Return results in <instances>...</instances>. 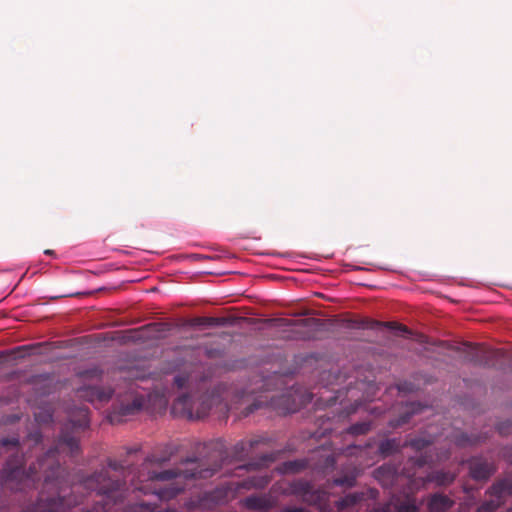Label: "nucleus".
Returning <instances> with one entry per match:
<instances>
[{"instance_id": "f257e3e1", "label": "nucleus", "mask_w": 512, "mask_h": 512, "mask_svg": "<svg viewBox=\"0 0 512 512\" xmlns=\"http://www.w3.org/2000/svg\"><path fill=\"white\" fill-rule=\"evenodd\" d=\"M79 450V442L76 437L64 432L58 440L55 448L50 449L38 459L37 463L31 465L28 471L23 469L24 456L10 457L0 474L1 485L11 491H19L34 486L38 471L44 473L46 488H58L59 479L57 472L60 469L57 455L67 452L73 455Z\"/></svg>"}, {"instance_id": "f03ea898", "label": "nucleus", "mask_w": 512, "mask_h": 512, "mask_svg": "<svg viewBox=\"0 0 512 512\" xmlns=\"http://www.w3.org/2000/svg\"><path fill=\"white\" fill-rule=\"evenodd\" d=\"M218 398L211 397L210 399L202 400L201 403L193 400L189 395H181L179 396L171 407V412L175 416L185 417L187 419H201L205 417L210 409L212 404L216 403Z\"/></svg>"}, {"instance_id": "7ed1b4c3", "label": "nucleus", "mask_w": 512, "mask_h": 512, "mask_svg": "<svg viewBox=\"0 0 512 512\" xmlns=\"http://www.w3.org/2000/svg\"><path fill=\"white\" fill-rule=\"evenodd\" d=\"M84 486L91 491H96L98 495H103L105 497V505H109L110 502L116 503L118 497L122 495L120 493L121 483L112 481L107 469H103L101 472L85 479Z\"/></svg>"}, {"instance_id": "20e7f679", "label": "nucleus", "mask_w": 512, "mask_h": 512, "mask_svg": "<svg viewBox=\"0 0 512 512\" xmlns=\"http://www.w3.org/2000/svg\"><path fill=\"white\" fill-rule=\"evenodd\" d=\"M283 493L285 495L297 496L304 503L317 507H320L328 499V493L324 489H315L310 481L303 479L290 482L288 488Z\"/></svg>"}, {"instance_id": "39448f33", "label": "nucleus", "mask_w": 512, "mask_h": 512, "mask_svg": "<svg viewBox=\"0 0 512 512\" xmlns=\"http://www.w3.org/2000/svg\"><path fill=\"white\" fill-rule=\"evenodd\" d=\"M215 470L199 469V465L196 468L181 470L179 468L164 470L161 472H149L147 475V481L151 483L157 481H170L172 479L183 478L185 480L194 478H206L213 475Z\"/></svg>"}, {"instance_id": "423d86ee", "label": "nucleus", "mask_w": 512, "mask_h": 512, "mask_svg": "<svg viewBox=\"0 0 512 512\" xmlns=\"http://www.w3.org/2000/svg\"><path fill=\"white\" fill-rule=\"evenodd\" d=\"M77 501H66L64 497L44 498L43 492L37 502L26 508L25 512H65L76 506Z\"/></svg>"}, {"instance_id": "0eeeda50", "label": "nucleus", "mask_w": 512, "mask_h": 512, "mask_svg": "<svg viewBox=\"0 0 512 512\" xmlns=\"http://www.w3.org/2000/svg\"><path fill=\"white\" fill-rule=\"evenodd\" d=\"M135 489L142 491L144 494H149V493L154 494L162 501H169V500L175 498L178 494H180L185 489V485L179 484V483H173V484H171L169 486H165V487L149 488L146 486H141V487H135Z\"/></svg>"}, {"instance_id": "6e6552de", "label": "nucleus", "mask_w": 512, "mask_h": 512, "mask_svg": "<svg viewBox=\"0 0 512 512\" xmlns=\"http://www.w3.org/2000/svg\"><path fill=\"white\" fill-rule=\"evenodd\" d=\"M78 397L92 403L98 408V404L108 401L112 392L104 391L96 386H84L77 390Z\"/></svg>"}, {"instance_id": "1a4fd4ad", "label": "nucleus", "mask_w": 512, "mask_h": 512, "mask_svg": "<svg viewBox=\"0 0 512 512\" xmlns=\"http://www.w3.org/2000/svg\"><path fill=\"white\" fill-rule=\"evenodd\" d=\"M276 499L270 495H251L244 499V506L249 510L268 512L275 507Z\"/></svg>"}, {"instance_id": "9d476101", "label": "nucleus", "mask_w": 512, "mask_h": 512, "mask_svg": "<svg viewBox=\"0 0 512 512\" xmlns=\"http://www.w3.org/2000/svg\"><path fill=\"white\" fill-rule=\"evenodd\" d=\"M145 404L144 395H135L131 403H121L119 409L109 415L111 422L120 421L118 416H127L141 410Z\"/></svg>"}, {"instance_id": "9b49d317", "label": "nucleus", "mask_w": 512, "mask_h": 512, "mask_svg": "<svg viewBox=\"0 0 512 512\" xmlns=\"http://www.w3.org/2000/svg\"><path fill=\"white\" fill-rule=\"evenodd\" d=\"M455 502L448 495L443 493H433L427 498L428 512H448Z\"/></svg>"}, {"instance_id": "f8f14e48", "label": "nucleus", "mask_w": 512, "mask_h": 512, "mask_svg": "<svg viewBox=\"0 0 512 512\" xmlns=\"http://www.w3.org/2000/svg\"><path fill=\"white\" fill-rule=\"evenodd\" d=\"M89 425V411L85 407L75 409L69 417V421L65 424V429L71 428L74 432L78 429H84Z\"/></svg>"}, {"instance_id": "ddd939ff", "label": "nucleus", "mask_w": 512, "mask_h": 512, "mask_svg": "<svg viewBox=\"0 0 512 512\" xmlns=\"http://www.w3.org/2000/svg\"><path fill=\"white\" fill-rule=\"evenodd\" d=\"M363 492H352L344 495L334 503L336 511L343 512L348 508H352L364 499Z\"/></svg>"}, {"instance_id": "4468645a", "label": "nucleus", "mask_w": 512, "mask_h": 512, "mask_svg": "<svg viewBox=\"0 0 512 512\" xmlns=\"http://www.w3.org/2000/svg\"><path fill=\"white\" fill-rule=\"evenodd\" d=\"M493 467L484 461H473L470 465V474L473 479L484 480L493 473Z\"/></svg>"}, {"instance_id": "2eb2a0df", "label": "nucleus", "mask_w": 512, "mask_h": 512, "mask_svg": "<svg viewBox=\"0 0 512 512\" xmlns=\"http://www.w3.org/2000/svg\"><path fill=\"white\" fill-rule=\"evenodd\" d=\"M270 480H271L270 477L266 474L251 476V477L245 479L241 484H239L238 487L244 488L247 490L252 489V488L262 489L266 485H268Z\"/></svg>"}, {"instance_id": "dca6fc26", "label": "nucleus", "mask_w": 512, "mask_h": 512, "mask_svg": "<svg viewBox=\"0 0 512 512\" xmlns=\"http://www.w3.org/2000/svg\"><path fill=\"white\" fill-rule=\"evenodd\" d=\"M453 480H454L453 474L440 471V472H436V473L427 475L423 479L422 482H423V484L429 483V482H435L437 485L442 486V485H447V484L452 483Z\"/></svg>"}, {"instance_id": "f3484780", "label": "nucleus", "mask_w": 512, "mask_h": 512, "mask_svg": "<svg viewBox=\"0 0 512 512\" xmlns=\"http://www.w3.org/2000/svg\"><path fill=\"white\" fill-rule=\"evenodd\" d=\"M400 449V442L397 439H386L379 445V453L383 457L390 456Z\"/></svg>"}, {"instance_id": "a211bd4d", "label": "nucleus", "mask_w": 512, "mask_h": 512, "mask_svg": "<svg viewBox=\"0 0 512 512\" xmlns=\"http://www.w3.org/2000/svg\"><path fill=\"white\" fill-rule=\"evenodd\" d=\"M306 466H307V463L305 460L288 461L283 464V467L281 468L280 471L282 473H287V472L294 473V472H298V471L302 470Z\"/></svg>"}, {"instance_id": "6ab92c4d", "label": "nucleus", "mask_w": 512, "mask_h": 512, "mask_svg": "<svg viewBox=\"0 0 512 512\" xmlns=\"http://www.w3.org/2000/svg\"><path fill=\"white\" fill-rule=\"evenodd\" d=\"M420 507L414 498L407 499L396 506V512H419Z\"/></svg>"}, {"instance_id": "aec40b11", "label": "nucleus", "mask_w": 512, "mask_h": 512, "mask_svg": "<svg viewBox=\"0 0 512 512\" xmlns=\"http://www.w3.org/2000/svg\"><path fill=\"white\" fill-rule=\"evenodd\" d=\"M357 473H351L333 480V485L340 487H353L356 484Z\"/></svg>"}, {"instance_id": "412c9836", "label": "nucleus", "mask_w": 512, "mask_h": 512, "mask_svg": "<svg viewBox=\"0 0 512 512\" xmlns=\"http://www.w3.org/2000/svg\"><path fill=\"white\" fill-rule=\"evenodd\" d=\"M34 415H35V420L38 423H48V422L52 421V418H53L52 411L48 406L40 407L39 411L35 412Z\"/></svg>"}, {"instance_id": "4be33fe9", "label": "nucleus", "mask_w": 512, "mask_h": 512, "mask_svg": "<svg viewBox=\"0 0 512 512\" xmlns=\"http://www.w3.org/2000/svg\"><path fill=\"white\" fill-rule=\"evenodd\" d=\"M102 371L98 368H91L79 374V378L83 381L91 380L94 382H98L101 379Z\"/></svg>"}, {"instance_id": "5701e85b", "label": "nucleus", "mask_w": 512, "mask_h": 512, "mask_svg": "<svg viewBox=\"0 0 512 512\" xmlns=\"http://www.w3.org/2000/svg\"><path fill=\"white\" fill-rule=\"evenodd\" d=\"M369 430H370V424L367 422L354 424L348 428V432L352 435L364 434Z\"/></svg>"}, {"instance_id": "b1692460", "label": "nucleus", "mask_w": 512, "mask_h": 512, "mask_svg": "<svg viewBox=\"0 0 512 512\" xmlns=\"http://www.w3.org/2000/svg\"><path fill=\"white\" fill-rule=\"evenodd\" d=\"M431 442H432V440H426L423 438H415V439H412L408 444L412 448H414L416 450H420V449L428 446Z\"/></svg>"}, {"instance_id": "393cba45", "label": "nucleus", "mask_w": 512, "mask_h": 512, "mask_svg": "<svg viewBox=\"0 0 512 512\" xmlns=\"http://www.w3.org/2000/svg\"><path fill=\"white\" fill-rule=\"evenodd\" d=\"M174 381L179 388H183L189 383V378L184 375H177Z\"/></svg>"}, {"instance_id": "a878e982", "label": "nucleus", "mask_w": 512, "mask_h": 512, "mask_svg": "<svg viewBox=\"0 0 512 512\" xmlns=\"http://www.w3.org/2000/svg\"><path fill=\"white\" fill-rule=\"evenodd\" d=\"M280 512H311L304 507L287 506L280 510Z\"/></svg>"}, {"instance_id": "bb28decb", "label": "nucleus", "mask_w": 512, "mask_h": 512, "mask_svg": "<svg viewBox=\"0 0 512 512\" xmlns=\"http://www.w3.org/2000/svg\"><path fill=\"white\" fill-rule=\"evenodd\" d=\"M18 444H19V439H18V438H15V437H14V438H11V439H2V440L0 441V445H1L2 447H6V446H8V445H11V446H13V447H17V446H18Z\"/></svg>"}, {"instance_id": "cd10ccee", "label": "nucleus", "mask_w": 512, "mask_h": 512, "mask_svg": "<svg viewBox=\"0 0 512 512\" xmlns=\"http://www.w3.org/2000/svg\"><path fill=\"white\" fill-rule=\"evenodd\" d=\"M108 466L109 468H111L112 470L114 471H117L119 470L120 468H122V465H120L118 462L116 461H109L108 462Z\"/></svg>"}, {"instance_id": "c85d7f7f", "label": "nucleus", "mask_w": 512, "mask_h": 512, "mask_svg": "<svg viewBox=\"0 0 512 512\" xmlns=\"http://www.w3.org/2000/svg\"><path fill=\"white\" fill-rule=\"evenodd\" d=\"M203 322L207 325H217L219 323V319L217 318H205Z\"/></svg>"}, {"instance_id": "c756f323", "label": "nucleus", "mask_w": 512, "mask_h": 512, "mask_svg": "<svg viewBox=\"0 0 512 512\" xmlns=\"http://www.w3.org/2000/svg\"><path fill=\"white\" fill-rule=\"evenodd\" d=\"M130 375L135 379H144L145 375L142 373H139L138 371L131 370Z\"/></svg>"}, {"instance_id": "7c9ffc66", "label": "nucleus", "mask_w": 512, "mask_h": 512, "mask_svg": "<svg viewBox=\"0 0 512 512\" xmlns=\"http://www.w3.org/2000/svg\"><path fill=\"white\" fill-rule=\"evenodd\" d=\"M386 325L389 326L391 329H394V328L396 329L397 328V329H399V330H401L403 332H408L407 328L404 327V326H398V325H396L394 323H387Z\"/></svg>"}, {"instance_id": "2f4dec72", "label": "nucleus", "mask_w": 512, "mask_h": 512, "mask_svg": "<svg viewBox=\"0 0 512 512\" xmlns=\"http://www.w3.org/2000/svg\"><path fill=\"white\" fill-rule=\"evenodd\" d=\"M427 463V460L423 457L414 461V465L418 467H423Z\"/></svg>"}, {"instance_id": "473e14b6", "label": "nucleus", "mask_w": 512, "mask_h": 512, "mask_svg": "<svg viewBox=\"0 0 512 512\" xmlns=\"http://www.w3.org/2000/svg\"><path fill=\"white\" fill-rule=\"evenodd\" d=\"M298 410V406L283 408V413H294Z\"/></svg>"}, {"instance_id": "72a5a7b5", "label": "nucleus", "mask_w": 512, "mask_h": 512, "mask_svg": "<svg viewBox=\"0 0 512 512\" xmlns=\"http://www.w3.org/2000/svg\"><path fill=\"white\" fill-rule=\"evenodd\" d=\"M259 407H260V405L254 404L253 406L247 408V412L245 413V415H249L250 413H252L254 410L258 409Z\"/></svg>"}, {"instance_id": "f704fd0d", "label": "nucleus", "mask_w": 512, "mask_h": 512, "mask_svg": "<svg viewBox=\"0 0 512 512\" xmlns=\"http://www.w3.org/2000/svg\"><path fill=\"white\" fill-rule=\"evenodd\" d=\"M388 468L385 467V466H382V467H379L377 470H376V477H379L380 474H382L384 471H386Z\"/></svg>"}, {"instance_id": "c9c22d12", "label": "nucleus", "mask_w": 512, "mask_h": 512, "mask_svg": "<svg viewBox=\"0 0 512 512\" xmlns=\"http://www.w3.org/2000/svg\"><path fill=\"white\" fill-rule=\"evenodd\" d=\"M369 512H388V508L387 507L375 508V509L370 510Z\"/></svg>"}, {"instance_id": "e433bc0d", "label": "nucleus", "mask_w": 512, "mask_h": 512, "mask_svg": "<svg viewBox=\"0 0 512 512\" xmlns=\"http://www.w3.org/2000/svg\"><path fill=\"white\" fill-rule=\"evenodd\" d=\"M382 325H383L382 323L374 321V322H371V325H369V326L366 325L365 327H367V328H374L376 326H382Z\"/></svg>"}, {"instance_id": "4c0bfd02", "label": "nucleus", "mask_w": 512, "mask_h": 512, "mask_svg": "<svg viewBox=\"0 0 512 512\" xmlns=\"http://www.w3.org/2000/svg\"><path fill=\"white\" fill-rule=\"evenodd\" d=\"M408 419H409V417H403L401 420H399L397 422V424H395V426L406 423L408 421Z\"/></svg>"}, {"instance_id": "58836bf2", "label": "nucleus", "mask_w": 512, "mask_h": 512, "mask_svg": "<svg viewBox=\"0 0 512 512\" xmlns=\"http://www.w3.org/2000/svg\"><path fill=\"white\" fill-rule=\"evenodd\" d=\"M34 438L35 442H39L41 440V435L39 433H35L31 435Z\"/></svg>"}, {"instance_id": "ea45409f", "label": "nucleus", "mask_w": 512, "mask_h": 512, "mask_svg": "<svg viewBox=\"0 0 512 512\" xmlns=\"http://www.w3.org/2000/svg\"><path fill=\"white\" fill-rule=\"evenodd\" d=\"M327 461L331 464V466H334L335 464V459L333 456H328L327 457Z\"/></svg>"}, {"instance_id": "a19ab883", "label": "nucleus", "mask_w": 512, "mask_h": 512, "mask_svg": "<svg viewBox=\"0 0 512 512\" xmlns=\"http://www.w3.org/2000/svg\"><path fill=\"white\" fill-rule=\"evenodd\" d=\"M488 509H489V508H488V506H487L486 504H483V505L479 508V511H480V512H481V511H486V510H488Z\"/></svg>"}, {"instance_id": "79ce46f5", "label": "nucleus", "mask_w": 512, "mask_h": 512, "mask_svg": "<svg viewBox=\"0 0 512 512\" xmlns=\"http://www.w3.org/2000/svg\"><path fill=\"white\" fill-rule=\"evenodd\" d=\"M87 512H107L105 507L103 506L100 510L97 511H87Z\"/></svg>"}, {"instance_id": "37998d69", "label": "nucleus", "mask_w": 512, "mask_h": 512, "mask_svg": "<svg viewBox=\"0 0 512 512\" xmlns=\"http://www.w3.org/2000/svg\"><path fill=\"white\" fill-rule=\"evenodd\" d=\"M45 254H47V255H51V254H53V251H52V250H46V251H45Z\"/></svg>"}, {"instance_id": "c03bdc74", "label": "nucleus", "mask_w": 512, "mask_h": 512, "mask_svg": "<svg viewBox=\"0 0 512 512\" xmlns=\"http://www.w3.org/2000/svg\"><path fill=\"white\" fill-rule=\"evenodd\" d=\"M137 505L138 504H135V505L131 506L128 512H133L134 507L137 506Z\"/></svg>"}, {"instance_id": "a18cd8bd", "label": "nucleus", "mask_w": 512, "mask_h": 512, "mask_svg": "<svg viewBox=\"0 0 512 512\" xmlns=\"http://www.w3.org/2000/svg\"><path fill=\"white\" fill-rule=\"evenodd\" d=\"M414 406H415V405H414V404H412V410H411V411H412V413H416V412H417V410L414 408Z\"/></svg>"}, {"instance_id": "49530a36", "label": "nucleus", "mask_w": 512, "mask_h": 512, "mask_svg": "<svg viewBox=\"0 0 512 512\" xmlns=\"http://www.w3.org/2000/svg\"><path fill=\"white\" fill-rule=\"evenodd\" d=\"M191 462H192V461H191L190 459H187V460L185 461V464H188V463H191Z\"/></svg>"}, {"instance_id": "de8ad7c7", "label": "nucleus", "mask_w": 512, "mask_h": 512, "mask_svg": "<svg viewBox=\"0 0 512 512\" xmlns=\"http://www.w3.org/2000/svg\"><path fill=\"white\" fill-rule=\"evenodd\" d=\"M507 512H512V507L507 510Z\"/></svg>"}]
</instances>
